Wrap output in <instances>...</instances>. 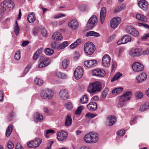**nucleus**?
Returning a JSON list of instances; mask_svg holds the SVG:
<instances>
[{
  "label": "nucleus",
  "mask_w": 149,
  "mask_h": 149,
  "mask_svg": "<svg viewBox=\"0 0 149 149\" xmlns=\"http://www.w3.org/2000/svg\"><path fill=\"white\" fill-rule=\"evenodd\" d=\"M54 52L52 49L49 48L46 49L45 51V54L47 55H51L54 53Z\"/></svg>",
  "instance_id": "nucleus-47"
},
{
  "label": "nucleus",
  "mask_w": 149,
  "mask_h": 149,
  "mask_svg": "<svg viewBox=\"0 0 149 149\" xmlns=\"http://www.w3.org/2000/svg\"><path fill=\"white\" fill-rule=\"evenodd\" d=\"M83 70L80 66L78 67L74 72V75L75 78L77 79H80L83 74Z\"/></svg>",
  "instance_id": "nucleus-13"
},
{
  "label": "nucleus",
  "mask_w": 149,
  "mask_h": 149,
  "mask_svg": "<svg viewBox=\"0 0 149 149\" xmlns=\"http://www.w3.org/2000/svg\"><path fill=\"white\" fill-rule=\"evenodd\" d=\"M13 126L11 125H10L7 127L6 132V136L8 137L10 136L13 130Z\"/></svg>",
  "instance_id": "nucleus-31"
},
{
  "label": "nucleus",
  "mask_w": 149,
  "mask_h": 149,
  "mask_svg": "<svg viewBox=\"0 0 149 149\" xmlns=\"http://www.w3.org/2000/svg\"><path fill=\"white\" fill-rule=\"evenodd\" d=\"M102 89L101 82L97 81L90 84L87 89V91L91 94L95 93L100 92Z\"/></svg>",
  "instance_id": "nucleus-2"
},
{
  "label": "nucleus",
  "mask_w": 149,
  "mask_h": 149,
  "mask_svg": "<svg viewBox=\"0 0 149 149\" xmlns=\"http://www.w3.org/2000/svg\"><path fill=\"white\" fill-rule=\"evenodd\" d=\"M95 49V45L91 42H87L84 45V51L87 55H91L93 54Z\"/></svg>",
  "instance_id": "nucleus-5"
},
{
  "label": "nucleus",
  "mask_w": 149,
  "mask_h": 149,
  "mask_svg": "<svg viewBox=\"0 0 149 149\" xmlns=\"http://www.w3.org/2000/svg\"><path fill=\"white\" fill-rule=\"evenodd\" d=\"M121 18L119 17H114L110 21L111 27L112 28L115 29L120 24L121 22Z\"/></svg>",
  "instance_id": "nucleus-12"
},
{
  "label": "nucleus",
  "mask_w": 149,
  "mask_h": 149,
  "mask_svg": "<svg viewBox=\"0 0 149 149\" xmlns=\"http://www.w3.org/2000/svg\"><path fill=\"white\" fill-rule=\"evenodd\" d=\"M106 15V8L105 7H103L101 8L100 14V21L101 22L102 24H103L104 22Z\"/></svg>",
  "instance_id": "nucleus-22"
},
{
  "label": "nucleus",
  "mask_w": 149,
  "mask_h": 149,
  "mask_svg": "<svg viewBox=\"0 0 149 149\" xmlns=\"http://www.w3.org/2000/svg\"><path fill=\"white\" fill-rule=\"evenodd\" d=\"M69 63V61L68 60L66 59H64L63 60L62 63L63 68L64 69L66 68Z\"/></svg>",
  "instance_id": "nucleus-40"
},
{
  "label": "nucleus",
  "mask_w": 149,
  "mask_h": 149,
  "mask_svg": "<svg viewBox=\"0 0 149 149\" xmlns=\"http://www.w3.org/2000/svg\"><path fill=\"white\" fill-rule=\"evenodd\" d=\"M41 33L44 37H45L47 35L46 31L45 29V28H43V29L41 31Z\"/></svg>",
  "instance_id": "nucleus-61"
},
{
  "label": "nucleus",
  "mask_w": 149,
  "mask_h": 149,
  "mask_svg": "<svg viewBox=\"0 0 149 149\" xmlns=\"http://www.w3.org/2000/svg\"><path fill=\"white\" fill-rule=\"evenodd\" d=\"M43 118V116L42 115L37 112L34 114L33 120L35 122L37 123L41 122Z\"/></svg>",
  "instance_id": "nucleus-24"
},
{
  "label": "nucleus",
  "mask_w": 149,
  "mask_h": 149,
  "mask_svg": "<svg viewBox=\"0 0 149 149\" xmlns=\"http://www.w3.org/2000/svg\"><path fill=\"white\" fill-rule=\"evenodd\" d=\"M36 18L35 17L34 13H31L27 17L28 21L31 23H33L36 20Z\"/></svg>",
  "instance_id": "nucleus-27"
},
{
  "label": "nucleus",
  "mask_w": 149,
  "mask_h": 149,
  "mask_svg": "<svg viewBox=\"0 0 149 149\" xmlns=\"http://www.w3.org/2000/svg\"><path fill=\"white\" fill-rule=\"evenodd\" d=\"M87 107L90 111H95L97 108V104L95 102H91L87 105Z\"/></svg>",
  "instance_id": "nucleus-26"
},
{
  "label": "nucleus",
  "mask_w": 149,
  "mask_h": 149,
  "mask_svg": "<svg viewBox=\"0 0 149 149\" xmlns=\"http://www.w3.org/2000/svg\"><path fill=\"white\" fill-rule=\"evenodd\" d=\"M19 29L17 24V21H16L15 24L14 26V31L15 34L17 36L18 35V33H19Z\"/></svg>",
  "instance_id": "nucleus-43"
},
{
  "label": "nucleus",
  "mask_w": 149,
  "mask_h": 149,
  "mask_svg": "<svg viewBox=\"0 0 149 149\" xmlns=\"http://www.w3.org/2000/svg\"><path fill=\"white\" fill-rule=\"evenodd\" d=\"M56 75L58 78L61 79H65L67 77V75L66 74L60 72H57Z\"/></svg>",
  "instance_id": "nucleus-36"
},
{
  "label": "nucleus",
  "mask_w": 149,
  "mask_h": 149,
  "mask_svg": "<svg viewBox=\"0 0 149 149\" xmlns=\"http://www.w3.org/2000/svg\"><path fill=\"white\" fill-rule=\"evenodd\" d=\"M99 136L97 133L91 132L86 134L84 137V141L88 143H95L99 140Z\"/></svg>",
  "instance_id": "nucleus-1"
},
{
  "label": "nucleus",
  "mask_w": 149,
  "mask_h": 149,
  "mask_svg": "<svg viewBox=\"0 0 149 149\" xmlns=\"http://www.w3.org/2000/svg\"><path fill=\"white\" fill-rule=\"evenodd\" d=\"M57 135L58 140L59 141H63L66 139L68 136L67 132L64 131L58 132Z\"/></svg>",
  "instance_id": "nucleus-15"
},
{
  "label": "nucleus",
  "mask_w": 149,
  "mask_h": 149,
  "mask_svg": "<svg viewBox=\"0 0 149 149\" xmlns=\"http://www.w3.org/2000/svg\"><path fill=\"white\" fill-rule=\"evenodd\" d=\"M20 57V51L19 50L15 53L14 58L16 60L18 61L19 60Z\"/></svg>",
  "instance_id": "nucleus-48"
},
{
  "label": "nucleus",
  "mask_w": 149,
  "mask_h": 149,
  "mask_svg": "<svg viewBox=\"0 0 149 149\" xmlns=\"http://www.w3.org/2000/svg\"><path fill=\"white\" fill-rule=\"evenodd\" d=\"M15 149H24L21 144L19 143L17 144Z\"/></svg>",
  "instance_id": "nucleus-64"
},
{
  "label": "nucleus",
  "mask_w": 149,
  "mask_h": 149,
  "mask_svg": "<svg viewBox=\"0 0 149 149\" xmlns=\"http://www.w3.org/2000/svg\"><path fill=\"white\" fill-rule=\"evenodd\" d=\"M84 107L82 106H79L77 110L75 112V113L77 115H78L81 112V111L82 109H83Z\"/></svg>",
  "instance_id": "nucleus-51"
},
{
  "label": "nucleus",
  "mask_w": 149,
  "mask_h": 149,
  "mask_svg": "<svg viewBox=\"0 0 149 149\" xmlns=\"http://www.w3.org/2000/svg\"><path fill=\"white\" fill-rule=\"evenodd\" d=\"M134 31H132V33L133 34H130L134 36H138L139 34V32L135 28H134Z\"/></svg>",
  "instance_id": "nucleus-60"
},
{
  "label": "nucleus",
  "mask_w": 149,
  "mask_h": 149,
  "mask_svg": "<svg viewBox=\"0 0 149 149\" xmlns=\"http://www.w3.org/2000/svg\"><path fill=\"white\" fill-rule=\"evenodd\" d=\"M59 95L61 99L65 100L69 98V95L67 90L65 89H62L59 93Z\"/></svg>",
  "instance_id": "nucleus-16"
},
{
  "label": "nucleus",
  "mask_w": 149,
  "mask_h": 149,
  "mask_svg": "<svg viewBox=\"0 0 149 149\" xmlns=\"http://www.w3.org/2000/svg\"><path fill=\"white\" fill-rule=\"evenodd\" d=\"M136 97L137 99H141L143 97V93L140 91H137L135 93Z\"/></svg>",
  "instance_id": "nucleus-42"
},
{
  "label": "nucleus",
  "mask_w": 149,
  "mask_h": 149,
  "mask_svg": "<svg viewBox=\"0 0 149 149\" xmlns=\"http://www.w3.org/2000/svg\"><path fill=\"white\" fill-rule=\"evenodd\" d=\"M92 73L93 76L102 77L105 75V72L102 69H97L93 71Z\"/></svg>",
  "instance_id": "nucleus-17"
},
{
  "label": "nucleus",
  "mask_w": 149,
  "mask_h": 149,
  "mask_svg": "<svg viewBox=\"0 0 149 149\" xmlns=\"http://www.w3.org/2000/svg\"><path fill=\"white\" fill-rule=\"evenodd\" d=\"M97 116V114L95 113L92 114L91 113H88L86 115V117L89 118H93Z\"/></svg>",
  "instance_id": "nucleus-55"
},
{
  "label": "nucleus",
  "mask_w": 149,
  "mask_h": 149,
  "mask_svg": "<svg viewBox=\"0 0 149 149\" xmlns=\"http://www.w3.org/2000/svg\"><path fill=\"white\" fill-rule=\"evenodd\" d=\"M136 18L138 20L143 22L146 21V17L140 14H136Z\"/></svg>",
  "instance_id": "nucleus-35"
},
{
  "label": "nucleus",
  "mask_w": 149,
  "mask_h": 149,
  "mask_svg": "<svg viewBox=\"0 0 149 149\" xmlns=\"http://www.w3.org/2000/svg\"><path fill=\"white\" fill-rule=\"evenodd\" d=\"M137 25L140 26H142L146 28L149 29V26L146 24L139 23H138Z\"/></svg>",
  "instance_id": "nucleus-56"
},
{
  "label": "nucleus",
  "mask_w": 149,
  "mask_h": 149,
  "mask_svg": "<svg viewBox=\"0 0 149 149\" xmlns=\"http://www.w3.org/2000/svg\"><path fill=\"white\" fill-rule=\"evenodd\" d=\"M129 54L133 57L140 56L142 54V50L140 49H132L130 51Z\"/></svg>",
  "instance_id": "nucleus-11"
},
{
  "label": "nucleus",
  "mask_w": 149,
  "mask_h": 149,
  "mask_svg": "<svg viewBox=\"0 0 149 149\" xmlns=\"http://www.w3.org/2000/svg\"><path fill=\"white\" fill-rule=\"evenodd\" d=\"M131 37L128 35H125L123 36L121 39V41H122L123 44H125L128 42L131 41Z\"/></svg>",
  "instance_id": "nucleus-29"
},
{
  "label": "nucleus",
  "mask_w": 149,
  "mask_h": 149,
  "mask_svg": "<svg viewBox=\"0 0 149 149\" xmlns=\"http://www.w3.org/2000/svg\"><path fill=\"white\" fill-rule=\"evenodd\" d=\"M80 102L82 104H84L87 103L88 99L86 95H82L80 99Z\"/></svg>",
  "instance_id": "nucleus-34"
},
{
  "label": "nucleus",
  "mask_w": 149,
  "mask_h": 149,
  "mask_svg": "<svg viewBox=\"0 0 149 149\" xmlns=\"http://www.w3.org/2000/svg\"><path fill=\"white\" fill-rule=\"evenodd\" d=\"M54 131L53 130H47L45 134V136L47 138H49V136H47V135L48 134H54Z\"/></svg>",
  "instance_id": "nucleus-52"
},
{
  "label": "nucleus",
  "mask_w": 149,
  "mask_h": 149,
  "mask_svg": "<svg viewBox=\"0 0 149 149\" xmlns=\"http://www.w3.org/2000/svg\"><path fill=\"white\" fill-rule=\"evenodd\" d=\"M84 65L88 68H93L95 66L97 63V61L95 60L85 61L84 62Z\"/></svg>",
  "instance_id": "nucleus-18"
},
{
  "label": "nucleus",
  "mask_w": 149,
  "mask_h": 149,
  "mask_svg": "<svg viewBox=\"0 0 149 149\" xmlns=\"http://www.w3.org/2000/svg\"><path fill=\"white\" fill-rule=\"evenodd\" d=\"M78 8L81 11H84L88 9V7L86 5L81 4L79 6Z\"/></svg>",
  "instance_id": "nucleus-46"
},
{
  "label": "nucleus",
  "mask_w": 149,
  "mask_h": 149,
  "mask_svg": "<svg viewBox=\"0 0 149 149\" xmlns=\"http://www.w3.org/2000/svg\"><path fill=\"white\" fill-rule=\"evenodd\" d=\"M68 42L65 41L63 42L61 44L59 45L58 46V48L59 49H63L68 46Z\"/></svg>",
  "instance_id": "nucleus-38"
},
{
  "label": "nucleus",
  "mask_w": 149,
  "mask_h": 149,
  "mask_svg": "<svg viewBox=\"0 0 149 149\" xmlns=\"http://www.w3.org/2000/svg\"><path fill=\"white\" fill-rule=\"evenodd\" d=\"M14 3L11 0H6L2 3L0 5L1 9L4 11H9L11 9L14 7Z\"/></svg>",
  "instance_id": "nucleus-4"
},
{
  "label": "nucleus",
  "mask_w": 149,
  "mask_h": 149,
  "mask_svg": "<svg viewBox=\"0 0 149 149\" xmlns=\"http://www.w3.org/2000/svg\"><path fill=\"white\" fill-rule=\"evenodd\" d=\"M97 17L94 15L91 16L88 21L87 26L89 29H91L97 24Z\"/></svg>",
  "instance_id": "nucleus-10"
},
{
  "label": "nucleus",
  "mask_w": 149,
  "mask_h": 149,
  "mask_svg": "<svg viewBox=\"0 0 149 149\" xmlns=\"http://www.w3.org/2000/svg\"><path fill=\"white\" fill-rule=\"evenodd\" d=\"M123 90V88H118L113 89L112 91L113 93H116V94H118L120 93Z\"/></svg>",
  "instance_id": "nucleus-49"
},
{
  "label": "nucleus",
  "mask_w": 149,
  "mask_h": 149,
  "mask_svg": "<svg viewBox=\"0 0 149 149\" xmlns=\"http://www.w3.org/2000/svg\"><path fill=\"white\" fill-rule=\"evenodd\" d=\"M134 28L131 26H127L126 28V32L129 34H133L132 31H134Z\"/></svg>",
  "instance_id": "nucleus-50"
},
{
  "label": "nucleus",
  "mask_w": 149,
  "mask_h": 149,
  "mask_svg": "<svg viewBox=\"0 0 149 149\" xmlns=\"http://www.w3.org/2000/svg\"><path fill=\"white\" fill-rule=\"evenodd\" d=\"M109 89L108 88H105L102 92V98L105 99L108 94L109 91Z\"/></svg>",
  "instance_id": "nucleus-44"
},
{
  "label": "nucleus",
  "mask_w": 149,
  "mask_h": 149,
  "mask_svg": "<svg viewBox=\"0 0 149 149\" xmlns=\"http://www.w3.org/2000/svg\"><path fill=\"white\" fill-rule=\"evenodd\" d=\"M66 16L65 15L62 14H58L55 15L54 16V18L56 19L60 18L62 17H64Z\"/></svg>",
  "instance_id": "nucleus-57"
},
{
  "label": "nucleus",
  "mask_w": 149,
  "mask_h": 149,
  "mask_svg": "<svg viewBox=\"0 0 149 149\" xmlns=\"http://www.w3.org/2000/svg\"><path fill=\"white\" fill-rule=\"evenodd\" d=\"M86 36H94L99 37L100 36V34L99 33L95 32L93 31H91L88 32L86 33Z\"/></svg>",
  "instance_id": "nucleus-32"
},
{
  "label": "nucleus",
  "mask_w": 149,
  "mask_h": 149,
  "mask_svg": "<svg viewBox=\"0 0 149 149\" xmlns=\"http://www.w3.org/2000/svg\"><path fill=\"white\" fill-rule=\"evenodd\" d=\"M7 147L9 149H13L14 148V146L13 143L11 141H9L7 144Z\"/></svg>",
  "instance_id": "nucleus-54"
},
{
  "label": "nucleus",
  "mask_w": 149,
  "mask_h": 149,
  "mask_svg": "<svg viewBox=\"0 0 149 149\" xmlns=\"http://www.w3.org/2000/svg\"><path fill=\"white\" fill-rule=\"evenodd\" d=\"M149 108V103L146 102L143 105L141 106L139 110L141 111H144Z\"/></svg>",
  "instance_id": "nucleus-30"
},
{
  "label": "nucleus",
  "mask_w": 149,
  "mask_h": 149,
  "mask_svg": "<svg viewBox=\"0 0 149 149\" xmlns=\"http://www.w3.org/2000/svg\"><path fill=\"white\" fill-rule=\"evenodd\" d=\"M68 26L71 29L75 30L78 28L79 24L77 20L72 19L68 23Z\"/></svg>",
  "instance_id": "nucleus-19"
},
{
  "label": "nucleus",
  "mask_w": 149,
  "mask_h": 149,
  "mask_svg": "<svg viewBox=\"0 0 149 149\" xmlns=\"http://www.w3.org/2000/svg\"><path fill=\"white\" fill-rule=\"evenodd\" d=\"M122 75V73L120 72L117 73L114 75L113 78L111 79V81L112 82L117 80Z\"/></svg>",
  "instance_id": "nucleus-39"
},
{
  "label": "nucleus",
  "mask_w": 149,
  "mask_h": 149,
  "mask_svg": "<svg viewBox=\"0 0 149 149\" xmlns=\"http://www.w3.org/2000/svg\"><path fill=\"white\" fill-rule=\"evenodd\" d=\"M144 68V65L138 62L133 63L132 65V68L134 72H139L142 71Z\"/></svg>",
  "instance_id": "nucleus-8"
},
{
  "label": "nucleus",
  "mask_w": 149,
  "mask_h": 149,
  "mask_svg": "<svg viewBox=\"0 0 149 149\" xmlns=\"http://www.w3.org/2000/svg\"><path fill=\"white\" fill-rule=\"evenodd\" d=\"M29 69V67H26L25 69L24 72L22 74V77H24L26 74L28 72Z\"/></svg>",
  "instance_id": "nucleus-58"
},
{
  "label": "nucleus",
  "mask_w": 149,
  "mask_h": 149,
  "mask_svg": "<svg viewBox=\"0 0 149 149\" xmlns=\"http://www.w3.org/2000/svg\"><path fill=\"white\" fill-rule=\"evenodd\" d=\"M72 122V120L71 116L69 115H67L65 123V125L66 126H70L71 125Z\"/></svg>",
  "instance_id": "nucleus-28"
},
{
  "label": "nucleus",
  "mask_w": 149,
  "mask_h": 149,
  "mask_svg": "<svg viewBox=\"0 0 149 149\" xmlns=\"http://www.w3.org/2000/svg\"><path fill=\"white\" fill-rule=\"evenodd\" d=\"M53 143V142L52 141H49L48 142L47 146L45 149H51V147Z\"/></svg>",
  "instance_id": "nucleus-62"
},
{
  "label": "nucleus",
  "mask_w": 149,
  "mask_h": 149,
  "mask_svg": "<svg viewBox=\"0 0 149 149\" xmlns=\"http://www.w3.org/2000/svg\"><path fill=\"white\" fill-rule=\"evenodd\" d=\"M81 42V40L80 39H77L74 43L72 44L70 46V49H74L77 46L80 45Z\"/></svg>",
  "instance_id": "nucleus-33"
},
{
  "label": "nucleus",
  "mask_w": 149,
  "mask_h": 149,
  "mask_svg": "<svg viewBox=\"0 0 149 149\" xmlns=\"http://www.w3.org/2000/svg\"><path fill=\"white\" fill-rule=\"evenodd\" d=\"M132 95V93L131 91H126L123 95L119 97V101L117 102V106L118 107H123L125 105L124 103L129 100Z\"/></svg>",
  "instance_id": "nucleus-3"
},
{
  "label": "nucleus",
  "mask_w": 149,
  "mask_h": 149,
  "mask_svg": "<svg viewBox=\"0 0 149 149\" xmlns=\"http://www.w3.org/2000/svg\"><path fill=\"white\" fill-rule=\"evenodd\" d=\"M139 7L144 10H146L148 8V2L144 0H141L138 2Z\"/></svg>",
  "instance_id": "nucleus-23"
},
{
  "label": "nucleus",
  "mask_w": 149,
  "mask_h": 149,
  "mask_svg": "<svg viewBox=\"0 0 149 149\" xmlns=\"http://www.w3.org/2000/svg\"><path fill=\"white\" fill-rule=\"evenodd\" d=\"M52 38L54 40L59 41L62 39V36L58 32H55L52 36Z\"/></svg>",
  "instance_id": "nucleus-25"
},
{
  "label": "nucleus",
  "mask_w": 149,
  "mask_h": 149,
  "mask_svg": "<svg viewBox=\"0 0 149 149\" xmlns=\"http://www.w3.org/2000/svg\"><path fill=\"white\" fill-rule=\"evenodd\" d=\"M34 83L35 84L40 86L42 84L43 81L40 78H36L34 79Z\"/></svg>",
  "instance_id": "nucleus-37"
},
{
  "label": "nucleus",
  "mask_w": 149,
  "mask_h": 149,
  "mask_svg": "<svg viewBox=\"0 0 149 149\" xmlns=\"http://www.w3.org/2000/svg\"><path fill=\"white\" fill-rule=\"evenodd\" d=\"M42 142V139L39 138H36L33 141L28 142L27 146L28 147L31 148H36L38 147Z\"/></svg>",
  "instance_id": "nucleus-9"
},
{
  "label": "nucleus",
  "mask_w": 149,
  "mask_h": 149,
  "mask_svg": "<svg viewBox=\"0 0 149 149\" xmlns=\"http://www.w3.org/2000/svg\"><path fill=\"white\" fill-rule=\"evenodd\" d=\"M111 58L108 54H105L102 58V65L105 67H107L110 65Z\"/></svg>",
  "instance_id": "nucleus-14"
},
{
  "label": "nucleus",
  "mask_w": 149,
  "mask_h": 149,
  "mask_svg": "<svg viewBox=\"0 0 149 149\" xmlns=\"http://www.w3.org/2000/svg\"><path fill=\"white\" fill-rule=\"evenodd\" d=\"M147 78V75L145 73H140L136 77V79L138 83H141L145 80Z\"/></svg>",
  "instance_id": "nucleus-21"
},
{
  "label": "nucleus",
  "mask_w": 149,
  "mask_h": 149,
  "mask_svg": "<svg viewBox=\"0 0 149 149\" xmlns=\"http://www.w3.org/2000/svg\"><path fill=\"white\" fill-rule=\"evenodd\" d=\"M125 130H122L118 131L117 132V134L119 136H122L125 134Z\"/></svg>",
  "instance_id": "nucleus-53"
},
{
  "label": "nucleus",
  "mask_w": 149,
  "mask_h": 149,
  "mask_svg": "<svg viewBox=\"0 0 149 149\" xmlns=\"http://www.w3.org/2000/svg\"><path fill=\"white\" fill-rule=\"evenodd\" d=\"M65 107L67 110H70L73 107V106L71 102H69L66 103Z\"/></svg>",
  "instance_id": "nucleus-45"
},
{
  "label": "nucleus",
  "mask_w": 149,
  "mask_h": 149,
  "mask_svg": "<svg viewBox=\"0 0 149 149\" xmlns=\"http://www.w3.org/2000/svg\"><path fill=\"white\" fill-rule=\"evenodd\" d=\"M123 9L121 6H118L114 10V12L115 13L117 12H118L121 11Z\"/></svg>",
  "instance_id": "nucleus-59"
},
{
  "label": "nucleus",
  "mask_w": 149,
  "mask_h": 149,
  "mask_svg": "<svg viewBox=\"0 0 149 149\" xmlns=\"http://www.w3.org/2000/svg\"><path fill=\"white\" fill-rule=\"evenodd\" d=\"M41 52L40 50H38L33 56V59L34 60H37L40 56Z\"/></svg>",
  "instance_id": "nucleus-41"
},
{
  "label": "nucleus",
  "mask_w": 149,
  "mask_h": 149,
  "mask_svg": "<svg viewBox=\"0 0 149 149\" xmlns=\"http://www.w3.org/2000/svg\"><path fill=\"white\" fill-rule=\"evenodd\" d=\"M54 95L53 91L51 89H46L42 91L40 96L42 99L49 100Z\"/></svg>",
  "instance_id": "nucleus-6"
},
{
  "label": "nucleus",
  "mask_w": 149,
  "mask_h": 149,
  "mask_svg": "<svg viewBox=\"0 0 149 149\" xmlns=\"http://www.w3.org/2000/svg\"><path fill=\"white\" fill-rule=\"evenodd\" d=\"M149 54V47L144 51H142V54L147 55Z\"/></svg>",
  "instance_id": "nucleus-63"
},
{
  "label": "nucleus",
  "mask_w": 149,
  "mask_h": 149,
  "mask_svg": "<svg viewBox=\"0 0 149 149\" xmlns=\"http://www.w3.org/2000/svg\"><path fill=\"white\" fill-rule=\"evenodd\" d=\"M107 123H108L107 125L109 126H111L115 123L116 119V117L112 115L108 116L107 118Z\"/></svg>",
  "instance_id": "nucleus-20"
},
{
  "label": "nucleus",
  "mask_w": 149,
  "mask_h": 149,
  "mask_svg": "<svg viewBox=\"0 0 149 149\" xmlns=\"http://www.w3.org/2000/svg\"><path fill=\"white\" fill-rule=\"evenodd\" d=\"M50 61V60L49 58L41 56L38 61V67L40 68L45 67L49 65Z\"/></svg>",
  "instance_id": "nucleus-7"
}]
</instances>
